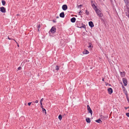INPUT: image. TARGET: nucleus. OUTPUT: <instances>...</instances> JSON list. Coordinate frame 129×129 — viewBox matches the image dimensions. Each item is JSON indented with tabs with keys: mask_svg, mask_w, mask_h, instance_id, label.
I'll list each match as a JSON object with an SVG mask.
<instances>
[{
	"mask_svg": "<svg viewBox=\"0 0 129 129\" xmlns=\"http://www.w3.org/2000/svg\"><path fill=\"white\" fill-rule=\"evenodd\" d=\"M82 6H83V5H78V7H82Z\"/></svg>",
	"mask_w": 129,
	"mask_h": 129,
	"instance_id": "36",
	"label": "nucleus"
},
{
	"mask_svg": "<svg viewBox=\"0 0 129 129\" xmlns=\"http://www.w3.org/2000/svg\"><path fill=\"white\" fill-rule=\"evenodd\" d=\"M106 85V86H107L108 85H109V86H111V85L110 84H109L108 83H106L105 82Z\"/></svg>",
	"mask_w": 129,
	"mask_h": 129,
	"instance_id": "28",
	"label": "nucleus"
},
{
	"mask_svg": "<svg viewBox=\"0 0 129 129\" xmlns=\"http://www.w3.org/2000/svg\"><path fill=\"white\" fill-rule=\"evenodd\" d=\"M6 8L4 7H0V11L3 13H5L6 12Z\"/></svg>",
	"mask_w": 129,
	"mask_h": 129,
	"instance_id": "5",
	"label": "nucleus"
},
{
	"mask_svg": "<svg viewBox=\"0 0 129 129\" xmlns=\"http://www.w3.org/2000/svg\"><path fill=\"white\" fill-rule=\"evenodd\" d=\"M38 31H39V29H38Z\"/></svg>",
	"mask_w": 129,
	"mask_h": 129,
	"instance_id": "55",
	"label": "nucleus"
},
{
	"mask_svg": "<svg viewBox=\"0 0 129 129\" xmlns=\"http://www.w3.org/2000/svg\"><path fill=\"white\" fill-rule=\"evenodd\" d=\"M87 107L88 113H90L91 115L92 113V111L88 105L87 106Z\"/></svg>",
	"mask_w": 129,
	"mask_h": 129,
	"instance_id": "4",
	"label": "nucleus"
},
{
	"mask_svg": "<svg viewBox=\"0 0 129 129\" xmlns=\"http://www.w3.org/2000/svg\"><path fill=\"white\" fill-rule=\"evenodd\" d=\"M101 119L102 120H104L106 119L108 117V116H104L103 115H101Z\"/></svg>",
	"mask_w": 129,
	"mask_h": 129,
	"instance_id": "9",
	"label": "nucleus"
},
{
	"mask_svg": "<svg viewBox=\"0 0 129 129\" xmlns=\"http://www.w3.org/2000/svg\"><path fill=\"white\" fill-rule=\"evenodd\" d=\"M124 91L125 93V94L126 95V97H127L128 96V94L127 92L126 89L124 90Z\"/></svg>",
	"mask_w": 129,
	"mask_h": 129,
	"instance_id": "18",
	"label": "nucleus"
},
{
	"mask_svg": "<svg viewBox=\"0 0 129 129\" xmlns=\"http://www.w3.org/2000/svg\"><path fill=\"white\" fill-rule=\"evenodd\" d=\"M102 81H104V79L103 78L102 79Z\"/></svg>",
	"mask_w": 129,
	"mask_h": 129,
	"instance_id": "46",
	"label": "nucleus"
},
{
	"mask_svg": "<svg viewBox=\"0 0 129 129\" xmlns=\"http://www.w3.org/2000/svg\"><path fill=\"white\" fill-rule=\"evenodd\" d=\"M82 23L80 21H77L76 22L75 24L77 27L81 28Z\"/></svg>",
	"mask_w": 129,
	"mask_h": 129,
	"instance_id": "2",
	"label": "nucleus"
},
{
	"mask_svg": "<svg viewBox=\"0 0 129 129\" xmlns=\"http://www.w3.org/2000/svg\"><path fill=\"white\" fill-rule=\"evenodd\" d=\"M56 28L54 26H53L51 28V29L49 31V34H50L51 33L54 34L56 32Z\"/></svg>",
	"mask_w": 129,
	"mask_h": 129,
	"instance_id": "1",
	"label": "nucleus"
},
{
	"mask_svg": "<svg viewBox=\"0 0 129 129\" xmlns=\"http://www.w3.org/2000/svg\"><path fill=\"white\" fill-rule=\"evenodd\" d=\"M91 47H92L93 46H92V44L91 43H89V46H88V47L89 48H91Z\"/></svg>",
	"mask_w": 129,
	"mask_h": 129,
	"instance_id": "23",
	"label": "nucleus"
},
{
	"mask_svg": "<svg viewBox=\"0 0 129 129\" xmlns=\"http://www.w3.org/2000/svg\"><path fill=\"white\" fill-rule=\"evenodd\" d=\"M62 8L63 10H66L67 9V6L66 5H64L62 6Z\"/></svg>",
	"mask_w": 129,
	"mask_h": 129,
	"instance_id": "7",
	"label": "nucleus"
},
{
	"mask_svg": "<svg viewBox=\"0 0 129 129\" xmlns=\"http://www.w3.org/2000/svg\"><path fill=\"white\" fill-rule=\"evenodd\" d=\"M122 79L123 82L124 84V86H126L127 83V79H126V78H122Z\"/></svg>",
	"mask_w": 129,
	"mask_h": 129,
	"instance_id": "3",
	"label": "nucleus"
},
{
	"mask_svg": "<svg viewBox=\"0 0 129 129\" xmlns=\"http://www.w3.org/2000/svg\"><path fill=\"white\" fill-rule=\"evenodd\" d=\"M27 37V36H26V37H25V38H26V37Z\"/></svg>",
	"mask_w": 129,
	"mask_h": 129,
	"instance_id": "59",
	"label": "nucleus"
},
{
	"mask_svg": "<svg viewBox=\"0 0 129 129\" xmlns=\"http://www.w3.org/2000/svg\"><path fill=\"white\" fill-rule=\"evenodd\" d=\"M32 103V102H29V103H28V105L29 106H30L31 104Z\"/></svg>",
	"mask_w": 129,
	"mask_h": 129,
	"instance_id": "30",
	"label": "nucleus"
},
{
	"mask_svg": "<svg viewBox=\"0 0 129 129\" xmlns=\"http://www.w3.org/2000/svg\"><path fill=\"white\" fill-rule=\"evenodd\" d=\"M21 69V67H20L18 68V70H20Z\"/></svg>",
	"mask_w": 129,
	"mask_h": 129,
	"instance_id": "38",
	"label": "nucleus"
},
{
	"mask_svg": "<svg viewBox=\"0 0 129 129\" xmlns=\"http://www.w3.org/2000/svg\"><path fill=\"white\" fill-rule=\"evenodd\" d=\"M94 9L95 10V11L97 14L101 13V11L98 9Z\"/></svg>",
	"mask_w": 129,
	"mask_h": 129,
	"instance_id": "13",
	"label": "nucleus"
},
{
	"mask_svg": "<svg viewBox=\"0 0 129 129\" xmlns=\"http://www.w3.org/2000/svg\"><path fill=\"white\" fill-rule=\"evenodd\" d=\"M53 22L54 23H56V20H52Z\"/></svg>",
	"mask_w": 129,
	"mask_h": 129,
	"instance_id": "33",
	"label": "nucleus"
},
{
	"mask_svg": "<svg viewBox=\"0 0 129 129\" xmlns=\"http://www.w3.org/2000/svg\"><path fill=\"white\" fill-rule=\"evenodd\" d=\"M89 25L91 28L93 27L94 26L93 23L92 21H90L89 22Z\"/></svg>",
	"mask_w": 129,
	"mask_h": 129,
	"instance_id": "8",
	"label": "nucleus"
},
{
	"mask_svg": "<svg viewBox=\"0 0 129 129\" xmlns=\"http://www.w3.org/2000/svg\"><path fill=\"white\" fill-rule=\"evenodd\" d=\"M82 12L83 11H82V12H81V11H80V12H79V14L80 15H81V13H82Z\"/></svg>",
	"mask_w": 129,
	"mask_h": 129,
	"instance_id": "34",
	"label": "nucleus"
},
{
	"mask_svg": "<svg viewBox=\"0 0 129 129\" xmlns=\"http://www.w3.org/2000/svg\"><path fill=\"white\" fill-rule=\"evenodd\" d=\"M76 20V19L75 17H73L71 19V21L72 23L75 22Z\"/></svg>",
	"mask_w": 129,
	"mask_h": 129,
	"instance_id": "12",
	"label": "nucleus"
},
{
	"mask_svg": "<svg viewBox=\"0 0 129 129\" xmlns=\"http://www.w3.org/2000/svg\"><path fill=\"white\" fill-rule=\"evenodd\" d=\"M86 122L88 123H89L90 122V119L89 118H86Z\"/></svg>",
	"mask_w": 129,
	"mask_h": 129,
	"instance_id": "14",
	"label": "nucleus"
},
{
	"mask_svg": "<svg viewBox=\"0 0 129 129\" xmlns=\"http://www.w3.org/2000/svg\"><path fill=\"white\" fill-rule=\"evenodd\" d=\"M92 6V7H94L95 6V5L94 4H93Z\"/></svg>",
	"mask_w": 129,
	"mask_h": 129,
	"instance_id": "37",
	"label": "nucleus"
},
{
	"mask_svg": "<svg viewBox=\"0 0 129 129\" xmlns=\"http://www.w3.org/2000/svg\"><path fill=\"white\" fill-rule=\"evenodd\" d=\"M100 19L101 21L102 22V23H103L105 24V19L104 18H100Z\"/></svg>",
	"mask_w": 129,
	"mask_h": 129,
	"instance_id": "15",
	"label": "nucleus"
},
{
	"mask_svg": "<svg viewBox=\"0 0 129 129\" xmlns=\"http://www.w3.org/2000/svg\"><path fill=\"white\" fill-rule=\"evenodd\" d=\"M125 108L126 109L127 108H128V107H127V108H125Z\"/></svg>",
	"mask_w": 129,
	"mask_h": 129,
	"instance_id": "54",
	"label": "nucleus"
},
{
	"mask_svg": "<svg viewBox=\"0 0 129 129\" xmlns=\"http://www.w3.org/2000/svg\"><path fill=\"white\" fill-rule=\"evenodd\" d=\"M83 53L85 54H87L89 53V52L87 50L84 49L83 51Z\"/></svg>",
	"mask_w": 129,
	"mask_h": 129,
	"instance_id": "10",
	"label": "nucleus"
},
{
	"mask_svg": "<svg viewBox=\"0 0 129 129\" xmlns=\"http://www.w3.org/2000/svg\"><path fill=\"white\" fill-rule=\"evenodd\" d=\"M98 15L99 16L101 17H102L103 16V14H101V13H99Z\"/></svg>",
	"mask_w": 129,
	"mask_h": 129,
	"instance_id": "26",
	"label": "nucleus"
},
{
	"mask_svg": "<svg viewBox=\"0 0 129 129\" xmlns=\"http://www.w3.org/2000/svg\"><path fill=\"white\" fill-rule=\"evenodd\" d=\"M126 116L129 118V113H126Z\"/></svg>",
	"mask_w": 129,
	"mask_h": 129,
	"instance_id": "29",
	"label": "nucleus"
},
{
	"mask_svg": "<svg viewBox=\"0 0 129 129\" xmlns=\"http://www.w3.org/2000/svg\"><path fill=\"white\" fill-rule=\"evenodd\" d=\"M35 102L36 103H37L38 102V101L37 100H36V101Z\"/></svg>",
	"mask_w": 129,
	"mask_h": 129,
	"instance_id": "40",
	"label": "nucleus"
},
{
	"mask_svg": "<svg viewBox=\"0 0 129 129\" xmlns=\"http://www.w3.org/2000/svg\"><path fill=\"white\" fill-rule=\"evenodd\" d=\"M128 108H129V107H128ZM128 111L129 112V110H128Z\"/></svg>",
	"mask_w": 129,
	"mask_h": 129,
	"instance_id": "57",
	"label": "nucleus"
},
{
	"mask_svg": "<svg viewBox=\"0 0 129 129\" xmlns=\"http://www.w3.org/2000/svg\"><path fill=\"white\" fill-rule=\"evenodd\" d=\"M40 26H41V25H40V24H39L38 25V29H39V28H40Z\"/></svg>",
	"mask_w": 129,
	"mask_h": 129,
	"instance_id": "32",
	"label": "nucleus"
},
{
	"mask_svg": "<svg viewBox=\"0 0 129 129\" xmlns=\"http://www.w3.org/2000/svg\"><path fill=\"white\" fill-rule=\"evenodd\" d=\"M94 7L96 9H97L96 7V6H95Z\"/></svg>",
	"mask_w": 129,
	"mask_h": 129,
	"instance_id": "45",
	"label": "nucleus"
},
{
	"mask_svg": "<svg viewBox=\"0 0 129 129\" xmlns=\"http://www.w3.org/2000/svg\"><path fill=\"white\" fill-rule=\"evenodd\" d=\"M123 88H124V86H123Z\"/></svg>",
	"mask_w": 129,
	"mask_h": 129,
	"instance_id": "58",
	"label": "nucleus"
},
{
	"mask_svg": "<svg viewBox=\"0 0 129 129\" xmlns=\"http://www.w3.org/2000/svg\"><path fill=\"white\" fill-rule=\"evenodd\" d=\"M17 16L19 15V14H17Z\"/></svg>",
	"mask_w": 129,
	"mask_h": 129,
	"instance_id": "56",
	"label": "nucleus"
},
{
	"mask_svg": "<svg viewBox=\"0 0 129 129\" xmlns=\"http://www.w3.org/2000/svg\"><path fill=\"white\" fill-rule=\"evenodd\" d=\"M41 107L42 108V109L43 108L42 105H41Z\"/></svg>",
	"mask_w": 129,
	"mask_h": 129,
	"instance_id": "44",
	"label": "nucleus"
},
{
	"mask_svg": "<svg viewBox=\"0 0 129 129\" xmlns=\"http://www.w3.org/2000/svg\"><path fill=\"white\" fill-rule=\"evenodd\" d=\"M25 105H26V104L25 103Z\"/></svg>",
	"mask_w": 129,
	"mask_h": 129,
	"instance_id": "53",
	"label": "nucleus"
},
{
	"mask_svg": "<svg viewBox=\"0 0 129 129\" xmlns=\"http://www.w3.org/2000/svg\"><path fill=\"white\" fill-rule=\"evenodd\" d=\"M2 3L3 5V6H4L6 4V2L4 0L2 1Z\"/></svg>",
	"mask_w": 129,
	"mask_h": 129,
	"instance_id": "22",
	"label": "nucleus"
},
{
	"mask_svg": "<svg viewBox=\"0 0 129 129\" xmlns=\"http://www.w3.org/2000/svg\"><path fill=\"white\" fill-rule=\"evenodd\" d=\"M59 69V66H57L55 68V69L56 70H58Z\"/></svg>",
	"mask_w": 129,
	"mask_h": 129,
	"instance_id": "25",
	"label": "nucleus"
},
{
	"mask_svg": "<svg viewBox=\"0 0 129 129\" xmlns=\"http://www.w3.org/2000/svg\"><path fill=\"white\" fill-rule=\"evenodd\" d=\"M128 12L129 13V14L127 16H128V17L129 18V9L128 8ZM126 16H127V15H126Z\"/></svg>",
	"mask_w": 129,
	"mask_h": 129,
	"instance_id": "31",
	"label": "nucleus"
},
{
	"mask_svg": "<svg viewBox=\"0 0 129 129\" xmlns=\"http://www.w3.org/2000/svg\"><path fill=\"white\" fill-rule=\"evenodd\" d=\"M24 63L23 62L22 63H21V65H23H23Z\"/></svg>",
	"mask_w": 129,
	"mask_h": 129,
	"instance_id": "47",
	"label": "nucleus"
},
{
	"mask_svg": "<svg viewBox=\"0 0 129 129\" xmlns=\"http://www.w3.org/2000/svg\"><path fill=\"white\" fill-rule=\"evenodd\" d=\"M84 28L85 29L86 28V26L83 23H82L81 24V28Z\"/></svg>",
	"mask_w": 129,
	"mask_h": 129,
	"instance_id": "16",
	"label": "nucleus"
},
{
	"mask_svg": "<svg viewBox=\"0 0 129 129\" xmlns=\"http://www.w3.org/2000/svg\"><path fill=\"white\" fill-rule=\"evenodd\" d=\"M108 91L109 94H111L113 92V90L111 88H109L108 89Z\"/></svg>",
	"mask_w": 129,
	"mask_h": 129,
	"instance_id": "6",
	"label": "nucleus"
},
{
	"mask_svg": "<svg viewBox=\"0 0 129 129\" xmlns=\"http://www.w3.org/2000/svg\"><path fill=\"white\" fill-rule=\"evenodd\" d=\"M122 73H123V75H124V74H125V72H122Z\"/></svg>",
	"mask_w": 129,
	"mask_h": 129,
	"instance_id": "43",
	"label": "nucleus"
},
{
	"mask_svg": "<svg viewBox=\"0 0 129 129\" xmlns=\"http://www.w3.org/2000/svg\"><path fill=\"white\" fill-rule=\"evenodd\" d=\"M17 46H18V47H19V45H18V44H17Z\"/></svg>",
	"mask_w": 129,
	"mask_h": 129,
	"instance_id": "48",
	"label": "nucleus"
},
{
	"mask_svg": "<svg viewBox=\"0 0 129 129\" xmlns=\"http://www.w3.org/2000/svg\"><path fill=\"white\" fill-rule=\"evenodd\" d=\"M124 2L125 4L126 5H128L129 3L128 0H124Z\"/></svg>",
	"mask_w": 129,
	"mask_h": 129,
	"instance_id": "19",
	"label": "nucleus"
},
{
	"mask_svg": "<svg viewBox=\"0 0 129 129\" xmlns=\"http://www.w3.org/2000/svg\"><path fill=\"white\" fill-rule=\"evenodd\" d=\"M40 104L41 105H42V102H41L40 101Z\"/></svg>",
	"mask_w": 129,
	"mask_h": 129,
	"instance_id": "42",
	"label": "nucleus"
},
{
	"mask_svg": "<svg viewBox=\"0 0 129 129\" xmlns=\"http://www.w3.org/2000/svg\"><path fill=\"white\" fill-rule=\"evenodd\" d=\"M58 119L60 120H61L62 119V115L61 114H60L58 117Z\"/></svg>",
	"mask_w": 129,
	"mask_h": 129,
	"instance_id": "21",
	"label": "nucleus"
},
{
	"mask_svg": "<svg viewBox=\"0 0 129 129\" xmlns=\"http://www.w3.org/2000/svg\"><path fill=\"white\" fill-rule=\"evenodd\" d=\"M29 61V60H25V62H28Z\"/></svg>",
	"mask_w": 129,
	"mask_h": 129,
	"instance_id": "35",
	"label": "nucleus"
},
{
	"mask_svg": "<svg viewBox=\"0 0 129 129\" xmlns=\"http://www.w3.org/2000/svg\"><path fill=\"white\" fill-rule=\"evenodd\" d=\"M120 73L122 77H124L125 75H123L122 72H120Z\"/></svg>",
	"mask_w": 129,
	"mask_h": 129,
	"instance_id": "24",
	"label": "nucleus"
},
{
	"mask_svg": "<svg viewBox=\"0 0 129 129\" xmlns=\"http://www.w3.org/2000/svg\"><path fill=\"white\" fill-rule=\"evenodd\" d=\"M85 13L87 15H89V12L87 10L86 11Z\"/></svg>",
	"mask_w": 129,
	"mask_h": 129,
	"instance_id": "27",
	"label": "nucleus"
},
{
	"mask_svg": "<svg viewBox=\"0 0 129 129\" xmlns=\"http://www.w3.org/2000/svg\"><path fill=\"white\" fill-rule=\"evenodd\" d=\"M93 2V1H91V3H92Z\"/></svg>",
	"mask_w": 129,
	"mask_h": 129,
	"instance_id": "51",
	"label": "nucleus"
},
{
	"mask_svg": "<svg viewBox=\"0 0 129 129\" xmlns=\"http://www.w3.org/2000/svg\"><path fill=\"white\" fill-rule=\"evenodd\" d=\"M15 42L17 44H18V43L16 41H15Z\"/></svg>",
	"mask_w": 129,
	"mask_h": 129,
	"instance_id": "52",
	"label": "nucleus"
},
{
	"mask_svg": "<svg viewBox=\"0 0 129 129\" xmlns=\"http://www.w3.org/2000/svg\"><path fill=\"white\" fill-rule=\"evenodd\" d=\"M44 100V99L43 98H42L40 100V101L41 102H42Z\"/></svg>",
	"mask_w": 129,
	"mask_h": 129,
	"instance_id": "39",
	"label": "nucleus"
},
{
	"mask_svg": "<svg viewBox=\"0 0 129 129\" xmlns=\"http://www.w3.org/2000/svg\"><path fill=\"white\" fill-rule=\"evenodd\" d=\"M56 18H59V17L58 16H57V17H56Z\"/></svg>",
	"mask_w": 129,
	"mask_h": 129,
	"instance_id": "49",
	"label": "nucleus"
},
{
	"mask_svg": "<svg viewBox=\"0 0 129 129\" xmlns=\"http://www.w3.org/2000/svg\"><path fill=\"white\" fill-rule=\"evenodd\" d=\"M59 16L60 17L63 18L64 17V12H62L60 13L59 14Z\"/></svg>",
	"mask_w": 129,
	"mask_h": 129,
	"instance_id": "11",
	"label": "nucleus"
},
{
	"mask_svg": "<svg viewBox=\"0 0 129 129\" xmlns=\"http://www.w3.org/2000/svg\"><path fill=\"white\" fill-rule=\"evenodd\" d=\"M95 121L96 122L99 123H102V121L100 120V119H99L98 120H95Z\"/></svg>",
	"mask_w": 129,
	"mask_h": 129,
	"instance_id": "17",
	"label": "nucleus"
},
{
	"mask_svg": "<svg viewBox=\"0 0 129 129\" xmlns=\"http://www.w3.org/2000/svg\"><path fill=\"white\" fill-rule=\"evenodd\" d=\"M42 110L43 112V113L45 112V114H46V110L44 108H43L42 109Z\"/></svg>",
	"mask_w": 129,
	"mask_h": 129,
	"instance_id": "20",
	"label": "nucleus"
},
{
	"mask_svg": "<svg viewBox=\"0 0 129 129\" xmlns=\"http://www.w3.org/2000/svg\"><path fill=\"white\" fill-rule=\"evenodd\" d=\"M14 41H15H15H15V40L14 39H12Z\"/></svg>",
	"mask_w": 129,
	"mask_h": 129,
	"instance_id": "50",
	"label": "nucleus"
},
{
	"mask_svg": "<svg viewBox=\"0 0 129 129\" xmlns=\"http://www.w3.org/2000/svg\"><path fill=\"white\" fill-rule=\"evenodd\" d=\"M8 39L10 40L13 39H12L10 38L9 37H8Z\"/></svg>",
	"mask_w": 129,
	"mask_h": 129,
	"instance_id": "41",
	"label": "nucleus"
}]
</instances>
